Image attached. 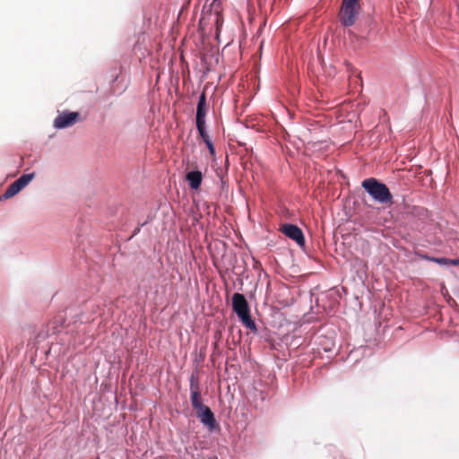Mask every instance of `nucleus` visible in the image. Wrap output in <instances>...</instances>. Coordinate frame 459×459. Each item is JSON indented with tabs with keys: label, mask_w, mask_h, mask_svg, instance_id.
<instances>
[{
	"label": "nucleus",
	"mask_w": 459,
	"mask_h": 459,
	"mask_svg": "<svg viewBox=\"0 0 459 459\" xmlns=\"http://www.w3.org/2000/svg\"><path fill=\"white\" fill-rule=\"evenodd\" d=\"M207 113L206 96L203 92L199 97V101L196 108V125L205 124V117Z\"/></svg>",
	"instance_id": "6e6552de"
},
{
	"label": "nucleus",
	"mask_w": 459,
	"mask_h": 459,
	"mask_svg": "<svg viewBox=\"0 0 459 459\" xmlns=\"http://www.w3.org/2000/svg\"><path fill=\"white\" fill-rule=\"evenodd\" d=\"M196 415L201 422L204 424L209 429H214L217 426L216 420L213 412L206 405L196 410Z\"/></svg>",
	"instance_id": "0eeeda50"
},
{
	"label": "nucleus",
	"mask_w": 459,
	"mask_h": 459,
	"mask_svg": "<svg viewBox=\"0 0 459 459\" xmlns=\"http://www.w3.org/2000/svg\"><path fill=\"white\" fill-rule=\"evenodd\" d=\"M196 127H197L198 133H199L201 138L203 139V141L204 142V143L211 142V139H210V137L206 132V129H205V124L196 125Z\"/></svg>",
	"instance_id": "f8f14e48"
},
{
	"label": "nucleus",
	"mask_w": 459,
	"mask_h": 459,
	"mask_svg": "<svg viewBox=\"0 0 459 459\" xmlns=\"http://www.w3.org/2000/svg\"><path fill=\"white\" fill-rule=\"evenodd\" d=\"M206 12L209 13V16L214 13H221L222 12L221 0H212Z\"/></svg>",
	"instance_id": "9d476101"
},
{
	"label": "nucleus",
	"mask_w": 459,
	"mask_h": 459,
	"mask_svg": "<svg viewBox=\"0 0 459 459\" xmlns=\"http://www.w3.org/2000/svg\"><path fill=\"white\" fill-rule=\"evenodd\" d=\"M17 193H19V192L15 189L13 185L11 184L8 186V188L6 189V191L4 192V196L5 198H10V197H13V195H15Z\"/></svg>",
	"instance_id": "2eb2a0df"
},
{
	"label": "nucleus",
	"mask_w": 459,
	"mask_h": 459,
	"mask_svg": "<svg viewBox=\"0 0 459 459\" xmlns=\"http://www.w3.org/2000/svg\"><path fill=\"white\" fill-rule=\"evenodd\" d=\"M78 119V112L63 113L56 117L54 121V126L56 128H65L74 125Z\"/></svg>",
	"instance_id": "423d86ee"
},
{
	"label": "nucleus",
	"mask_w": 459,
	"mask_h": 459,
	"mask_svg": "<svg viewBox=\"0 0 459 459\" xmlns=\"http://www.w3.org/2000/svg\"><path fill=\"white\" fill-rule=\"evenodd\" d=\"M432 261L436 262L441 265H448V258L439 257V258H431Z\"/></svg>",
	"instance_id": "dca6fc26"
},
{
	"label": "nucleus",
	"mask_w": 459,
	"mask_h": 459,
	"mask_svg": "<svg viewBox=\"0 0 459 459\" xmlns=\"http://www.w3.org/2000/svg\"><path fill=\"white\" fill-rule=\"evenodd\" d=\"M360 11L359 0H342L339 13L341 22L345 27L352 26L357 20Z\"/></svg>",
	"instance_id": "7ed1b4c3"
},
{
	"label": "nucleus",
	"mask_w": 459,
	"mask_h": 459,
	"mask_svg": "<svg viewBox=\"0 0 459 459\" xmlns=\"http://www.w3.org/2000/svg\"><path fill=\"white\" fill-rule=\"evenodd\" d=\"M34 178V174H24L21 176L17 180L20 185L24 188Z\"/></svg>",
	"instance_id": "4468645a"
},
{
	"label": "nucleus",
	"mask_w": 459,
	"mask_h": 459,
	"mask_svg": "<svg viewBox=\"0 0 459 459\" xmlns=\"http://www.w3.org/2000/svg\"><path fill=\"white\" fill-rule=\"evenodd\" d=\"M448 265L459 266V258H456V259H449L448 258Z\"/></svg>",
	"instance_id": "a211bd4d"
},
{
	"label": "nucleus",
	"mask_w": 459,
	"mask_h": 459,
	"mask_svg": "<svg viewBox=\"0 0 459 459\" xmlns=\"http://www.w3.org/2000/svg\"><path fill=\"white\" fill-rule=\"evenodd\" d=\"M280 230L288 238L294 240L299 247H305L306 240L304 234L299 227L294 224H283Z\"/></svg>",
	"instance_id": "20e7f679"
},
{
	"label": "nucleus",
	"mask_w": 459,
	"mask_h": 459,
	"mask_svg": "<svg viewBox=\"0 0 459 459\" xmlns=\"http://www.w3.org/2000/svg\"><path fill=\"white\" fill-rule=\"evenodd\" d=\"M232 307L244 325L251 330L255 329V324L251 319L249 307L244 295L235 293L232 297Z\"/></svg>",
	"instance_id": "f03ea898"
},
{
	"label": "nucleus",
	"mask_w": 459,
	"mask_h": 459,
	"mask_svg": "<svg viewBox=\"0 0 459 459\" xmlns=\"http://www.w3.org/2000/svg\"><path fill=\"white\" fill-rule=\"evenodd\" d=\"M212 157L215 156V149L213 143L211 142L205 143Z\"/></svg>",
	"instance_id": "f3484780"
},
{
	"label": "nucleus",
	"mask_w": 459,
	"mask_h": 459,
	"mask_svg": "<svg viewBox=\"0 0 459 459\" xmlns=\"http://www.w3.org/2000/svg\"><path fill=\"white\" fill-rule=\"evenodd\" d=\"M362 187L377 203L392 205L393 195L388 187L375 178H369L362 181Z\"/></svg>",
	"instance_id": "f257e3e1"
},
{
	"label": "nucleus",
	"mask_w": 459,
	"mask_h": 459,
	"mask_svg": "<svg viewBox=\"0 0 459 459\" xmlns=\"http://www.w3.org/2000/svg\"><path fill=\"white\" fill-rule=\"evenodd\" d=\"M13 186L15 187V189L20 192L23 187L22 186V185L19 184L18 180H15L13 183Z\"/></svg>",
	"instance_id": "6ab92c4d"
},
{
	"label": "nucleus",
	"mask_w": 459,
	"mask_h": 459,
	"mask_svg": "<svg viewBox=\"0 0 459 459\" xmlns=\"http://www.w3.org/2000/svg\"><path fill=\"white\" fill-rule=\"evenodd\" d=\"M190 393L191 404L195 411L205 406L202 403L199 381L194 375L190 377Z\"/></svg>",
	"instance_id": "39448f33"
},
{
	"label": "nucleus",
	"mask_w": 459,
	"mask_h": 459,
	"mask_svg": "<svg viewBox=\"0 0 459 459\" xmlns=\"http://www.w3.org/2000/svg\"><path fill=\"white\" fill-rule=\"evenodd\" d=\"M139 231H140V229H139V228L135 229V230H134V235L137 234Z\"/></svg>",
	"instance_id": "aec40b11"
},
{
	"label": "nucleus",
	"mask_w": 459,
	"mask_h": 459,
	"mask_svg": "<svg viewBox=\"0 0 459 459\" xmlns=\"http://www.w3.org/2000/svg\"><path fill=\"white\" fill-rule=\"evenodd\" d=\"M196 127H197L198 133H199L201 138L203 139V141L204 142V143L211 142V139H210V137L206 132V129H205V124L196 125Z\"/></svg>",
	"instance_id": "ddd939ff"
},
{
	"label": "nucleus",
	"mask_w": 459,
	"mask_h": 459,
	"mask_svg": "<svg viewBox=\"0 0 459 459\" xmlns=\"http://www.w3.org/2000/svg\"><path fill=\"white\" fill-rule=\"evenodd\" d=\"M212 17H213V22H214V25H215V28H216V36L218 37L219 33L221 31V26L223 24V17L221 15V13H214L212 16H209V18H212Z\"/></svg>",
	"instance_id": "9b49d317"
},
{
	"label": "nucleus",
	"mask_w": 459,
	"mask_h": 459,
	"mask_svg": "<svg viewBox=\"0 0 459 459\" xmlns=\"http://www.w3.org/2000/svg\"><path fill=\"white\" fill-rule=\"evenodd\" d=\"M186 180L193 190H198L203 182V173L200 170L188 171L186 174Z\"/></svg>",
	"instance_id": "1a4fd4ad"
}]
</instances>
